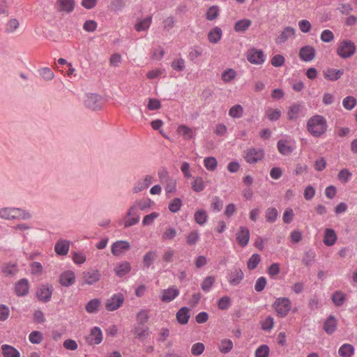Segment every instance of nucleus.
Here are the masks:
<instances>
[{
    "label": "nucleus",
    "instance_id": "obj_20",
    "mask_svg": "<svg viewBox=\"0 0 357 357\" xmlns=\"http://www.w3.org/2000/svg\"><path fill=\"white\" fill-rule=\"evenodd\" d=\"M151 200L149 199L144 200H138L136 201L132 206L130 207L127 212L128 216H131L135 215L137 213V208H139L142 211L145 210L150 207Z\"/></svg>",
    "mask_w": 357,
    "mask_h": 357
},
{
    "label": "nucleus",
    "instance_id": "obj_62",
    "mask_svg": "<svg viewBox=\"0 0 357 357\" xmlns=\"http://www.w3.org/2000/svg\"><path fill=\"white\" fill-rule=\"evenodd\" d=\"M223 202L218 197H214L211 204V209L218 212L222 208Z\"/></svg>",
    "mask_w": 357,
    "mask_h": 357
},
{
    "label": "nucleus",
    "instance_id": "obj_59",
    "mask_svg": "<svg viewBox=\"0 0 357 357\" xmlns=\"http://www.w3.org/2000/svg\"><path fill=\"white\" fill-rule=\"evenodd\" d=\"M177 234L176 230L173 227L166 228L162 235V239L164 241L173 239Z\"/></svg>",
    "mask_w": 357,
    "mask_h": 357
},
{
    "label": "nucleus",
    "instance_id": "obj_9",
    "mask_svg": "<svg viewBox=\"0 0 357 357\" xmlns=\"http://www.w3.org/2000/svg\"><path fill=\"white\" fill-rule=\"evenodd\" d=\"M101 278V273L97 269H91L82 273V280L83 284L92 285Z\"/></svg>",
    "mask_w": 357,
    "mask_h": 357
},
{
    "label": "nucleus",
    "instance_id": "obj_63",
    "mask_svg": "<svg viewBox=\"0 0 357 357\" xmlns=\"http://www.w3.org/2000/svg\"><path fill=\"white\" fill-rule=\"evenodd\" d=\"M199 238V234L197 231H192L186 236V241L188 245H195Z\"/></svg>",
    "mask_w": 357,
    "mask_h": 357
},
{
    "label": "nucleus",
    "instance_id": "obj_60",
    "mask_svg": "<svg viewBox=\"0 0 357 357\" xmlns=\"http://www.w3.org/2000/svg\"><path fill=\"white\" fill-rule=\"evenodd\" d=\"M205 349V346L202 342H197L192 344L191 347V353L194 356H199L203 354Z\"/></svg>",
    "mask_w": 357,
    "mask_h": 357
},
{
    "label": "nucleus",
    "instance_id": "obj_44",
    "mask_svg": "<svg viewBox=\"0 0 357 357\" xmlns=\"http://www.w3.org/2000/svg\"><path fill=\"white\" fill-rule=\"evenodd\" d=\"M243 108L241 105H235L229 109V115L234 119H238L243 116Z\"/></svg>",
    "mask_w": 357,
    "mask_h": 357
},
{
    "label": "nucleus",
    "instance_id": "obj_41",
    "mask_svg": "<svg viewBox=\"0 0 357 357\" xmlns=\"http://www.w3.org/2000/svg\"><path fill=\"white\" fill-rule=\"evenodd\" d=\"M331 299L336 306L340 307L342 306L344 303L346 295L344 293L340 291H337L333 294Z\"/></svg>",
    "mask_w": 357,
    "mask_h": 357
},
{
    "label": "nucleus",
    "instance_id": "obj_39",
    "mask_svg": "<svg viewBox=\"0 0 357 357\" xmlns=\"http://www.w3.org/2000/svg\"><path fill=\"white\" fill-rule=\"evenodd\" d=\"M301 110V105L298 104L291 105L287 112V116L289 119L295 120L298 117V115Z\"/></svg>",
    "mask_w": 357,
    "mask_h": 357
},
{
    "label": "nucleus",
    "instance_id": "obj_37",
    "mask_svg": "<svg viewBox=\"0 0 357 357\" xmlns=\"http://www.w3.org/2000/svg\"><path fill=\"white\" fill-rule=\"evenodd\" d=\"M100 304L101 302L98 298L92 299L86 305V310L90 314L96 313L98 312Z\"/></svg>",
    "mask_w": 357,
    "mask_h": 357
},
{
    "label": "nucleus",
    "instance_id": "obj_2",
    "mask_svg": "<svg viewBox=\"0 0 357 357\" xmlns=\"http://www.w3.org/2000/svg\"><path fill=\"white\" fill-rule=\"evenodd\" d=\"M0 218L5 220L22 219L28 220L31 214L24 210L19 208L6 207L0 209Z\"/></svg>",
    "mask_w": 357,
    "mask_h": 357
},
{
    "label": "nucleus",
    "instance_id": "obj_4",
    "mask_svg": "<svg viewBox=\"0 0 357 357\" xmlns=\"http://www.w3.org/2000/svg\"><path fill=\"white\" fill-rule=\"evenodd\" d=\"M273 307L278 316L284 317L287 315L291 307V303L287 298H278L275 300Z\"/></svg>",
    "mask_w": 357,
    "mask_h": 357
},
{
    "label": "nucleus",
    "instance_id": "obj_45",
    "mask_svg": "<svg viewBox=\"0 0 357 357\" xmlns=\"http://www.w3.org/2000/svg\"><path fill=\"white\" fill-rule=\"evenodd\" d=\"M220 10L218 6H211L206 13V18L207 20L213 21L219 16Z\"/></svg>",
    "mask_w": 357,
    "mask_h": 357
},
{
    "label": "nucleus",
    "instance_id": "obj_13",
    "mask_svg": "<svg viewBox=\"0 0 357 357\" xmlns=\"http://www.w3.org/2000/svg\"><path fill=\"white\" fill-rule=\"evenodd\" d=\"M244 278V273L241 269L234 268L228 273L227 280L230 285L236 286L239 284Z\"/></svg>",
    "mask_w": 357,
    "mask_h": 357
},
{
    "label": "nucleus",
    "instance_id": "obj_46",
    "mask_svg": "<svg viewBox=\"0 0 357 357\" xmlns=\"http://www.w3.org/2000/svg\"><path fill=\"white\" fill-rule=\"evenodd\" d=\"M266 115L268 120L271 121H277L281 116V111L279 109L268 108L266 111Z\"/></svg>",
    "mask_w": 357,
    "mask_h": 357
},
{
    "label": "nucleus",
    "instance_id": "obj_36",
    "mask_svg": "<svg viewBox=\"0 0 357 357\" xmlns=\"http://www.w3.org/2000/svg\"><path fill=\"white\" fill-rule=\"evenodd\" d=\"M251 23L248 19L238 20L234 24V30L236 32H244L250 26Z\"/></svg>",
    "mask_w": 357,
    "mask_h": 357
},
{
    "label": "nucleus",
    "instance_id": "obj_28",
    "mask_svg": "<svg viewBox=\"0 0 357 357\" xmlns=\"http://www.w3.org/2000/svg\"><path fill=\"white\" fill-rule=\"evenodd\" d=\"M342 70L328 68L324 71V77L330 81H336L343 75Z\"/></svg>",
    "mask_w": 357,
    "mask_h": 357
},
{
    "label": "nucleus",
    "instance_id": "obj_26",
    "mask_svg": "<svg viewBox=\"0 0 357 357\" xmlns=\"http://www.w3.org/2000/svg\"><path fill=\"white\" fill-rule=\"evenodd\" d=\"M29 282L26 279H22L17 282L15 287V293L19 296H25L29 291Z\"/></svg>",
    "mask_w": 357,
    "mask_h": 357
},
{
    "label": "nucleus",
    "instance_id": "obj_15",
    "mask_svg": "<svg viewBox=\"0 0 357 357\" xmlns=\"http://www.w3.org/2000/svg\"><path fill=\"white\" fill-rule=\"evenodd\" d=\"M102 333L99 327H93L90 334L86 337V342L89 345L99 344L102 341Z\"/></svg>",
    "mask_w": 357,
    "mask_h": 357
},
{
    "label": "nucleus",
    "instance_id": "obj_10",
    "mask_svg": "<svg viewBox=\"0 0 357 357\" xmlns=\"http://www.w3.org/2000/svg\"><path fill=\"white\" fill-rule=\"evenodd\" d=\"M298 56L304 62H310L315 59V48L309 45H305L300 49Z\"/></svg>",
    "mask_w": 357,
    "mask_h": 357
},
{
    "label": "nucleus",
    "instance_id": "obj_21",
    "mask_svg": "<svg viewBox=\"0 0 357 357\" xmlns=\"http://www.w3.org/2000/svg\"><path fill=\"white\" fill-rule=\"evenodd\" d=\"M56 8L59 12L71 13L75 8L74 0H57L56 2Z\"/></svg>",
    "mask_w": 357,
    "mask_h": 357
},
{
    "label": "nucleus",
    "instance_id": "obj_18",
    "mask_svg": "<svg viewBox=\"0 0 357 357\" xmlns=\"http://www.w3.org/2000/svg\"><path fill=\"white\" fill-rule=\"evenodd\" d=\"M152 23V16L149 15L146 17L137 18L134 25L136 31H146L150 28Z\"/></svg>",
    "mask_w": 357,
    "mask_h": 357
},
{
    "label": "nucleus",
    "instance_id": "obj_48",
    "mask_svg": "<svg viewBox=\"0 0 357 357\" xmlns=\"http://www.w3.org/2000/svg\"><path fill=\"white\" fill-rule=\"evenodd\" d=\"M261 261V257L258 254H253L247 262V267L249 270H254Z\"/></svg>",
    "mask_w": 357,
    "mask_h": 357
},
{
    "label": "nucleus",
    "instance_id": "obj_19",
    "mask_svg": "<svg viewBox=\"0 0 357 357\" xmlns=\"http://www.w3.org/2000/svg\"><path fill=\"white\" fill-rule=\"evenodd\" d=\"M153 176L146 175L143 178L139 180L133 188V192L138 193L148 188L153 182Z\"/></svg>",
    "mask_w": 357,
    "mask_h": 357
},
{
    "label": "nucleus",
    "instance_id": "obj_38",
    "mask_svg": "<svg viewBox=\"0 0 357 357\" xmlns=\"http://www.w3.org/2000/svg\"><path fill=\"white\" fill-rule=\"evenodd\" d=\"M236 75L237 73L235 70L233 68H227L222 72L221 79L224 82L228 83L234 80Z\"/></svg>",
    "mask_w": 357,
    "mask_h": 357
},
{
    "label": "nucleus",
    "instance_id": "obj_58",
    "mask_svg": "<svg viewBox=\"0 0 357 357\" xmlns=\"http://www.w3.org/2000/svg\"><path fill=\"white\" fill-rule=\"evenodd\" d=\"M261 328L266 331H270L274 326V319L268 316L261 324Z\"/></svg>",
    "mask_w": 357,
    "mask_h": 357
},
{
    "label": "nucleus",
    "instance_id": "obj_25",
    "mask_svg": "<svg viewBox=\"0 0 357 357\" xmlns=\"http://www.w3.org/2000/svg\"><path fill=\"white\" fill-rule=\"evenodd\" d=\"M337 234L334 229L327 228L324 231V243L327 246L333 245L337 241Z\"/></svg>",
    "mask_w": 357,
    "mask_h": 357
},
{
    "label": "nucleus",
    "instance_id": "obj_49",
    "mask_svg": "<svg viewBox=\"0 0 357 357\" xmlns=\"http://www.w3.org/2000/svg\"><path fill=\"white\" fill-rule=\"evenodd\" d=\"M215 278L214 276L206 277L202 283V289L204 292H208L215 283Z\"/></svg>",
    "mask_w": 357,
    "mask_h": 357
},
{
    "label": "nucleus",
    "instance_id": "obj_23",
    "mask_svg": "<svg viewBox=\"0 0 357 357\" xmlns=\"http://www.w3.org/2000/svg\"><path fill=\"white\" fill-rule=\"evenodd\" d=\"M70 241L66 240H59L54 246L55 252L58 255H66L69 251Z\"/></svg>",
    "mask_w": 357,
    "mask_h": 357
},
{
    "label": "nucleus",
    "instance_id": "obj_1",
    "mask_svg": "<svg viewBox=\"0 0 357 357\" xmlns=\"http://www.w3.org/2000/svg\"><path fill=\"white\" fill-rule=\"evenodd\" d=\"M327 128V121L321 115H314L307 122V131L315 137L323 135L326 132Z\"/></svg>",
    "mask_w": 357,
    "mask_h": 357
},
{
    "label": "nucleus",
    "instance_id": "obj_27",
    "mask_svg": "<svg viewBox=\"0 0 357 357\" xmlns=\"http://www.w3.org/2000/svg\"><path fill=\"white\" fill-rule=\"evenodd\" d=\"M234 347L233 342L228 338L222 339L218 344V349L222 354L229 353Z\"/></svg>",
    "mask_w": 357,
    "mask_h": 357
},
{
    "label": "nucleus",
    "instance_id": "obj_8",
    "mask_svg": "<svg viewBox=\"0 0 357 357\" xmlns=\"http://www.w3.org/2000/svg\"><path fill=\"white\" fill-rule=\"evenodd\" d=\"M124 301L122 294H115L106 301L105 309L107 311H114L121 307Z\"/></svg>",
    "mask_w": 357,
    "mask_h": 357
},
{
    "label": "nucleus",
    "instance_id": "obj_3",
    "mask_svg": "<svg viewBox=\"0 0 357 357\" xmlns=\"http://www.w3.org/2000/svg\"><path fill=\"white\" fill-rule=\"evenodd\" d=\"M356 51L355 43L349 39L340 41L337 44V54L342 59H348L354 55Z\"/></svg>",
    "mask_w": 357,
    "mask_h": 357
},
{
    "label": "nucleus",
    "instance_id": "obj_29",
    "mask_svg": "<svg viewBox=\"0 0 357 357\" xmlns=\"http://www.w3.org/2000/svg\"><path fill=\"white\" fill-rule=\"evenodd\" d=\"M130 269V264L128 261H121L116 264L114 271L116 275L122 277L128 274Z\"/></svg>",
    "mask_w": 357,
    "mask_h": 357
},
{
    "label": "nucleus",
    "instance_id": "obj_34",
    "mask_svg": "<svg viewBox=\"0 0 357 357\" xmlns=\"http://www.w3.org/2000/svg\"><path fill=\"white\" fill-rule=\"evenodd\" d=\"M336 326L337 322L335 318L333 316H331L324 323V328L326 333L328 334H331L335 331Z\"/></svg>",
    "mask_w": 357,
    "mask_h": 357
},
{
    "label": "nucleus",
    "instance_id": "obj_35",
    "mask_svg": "<svg viewBox=\"0 0 357 357\" xmlns=\"http://www.w3.org/2000/svg\"><path fill=\"white\" fill-rule=\"evenodd\" d=\"M134 334L136 338L144 340L149 335V328L145 326H139L135 328Z\"/></svg>",
    "mask_w": 357,
    "mask_h": 357
},
{
    "label": "nucleus",
    "instance_id": "obj_47",
    "mask_svg": "<svg viewBox=\"0 0 357 357\" xmlns=\"http://www.w3.org/2000/svg\"><path fill=\"white\" fill-rule=\"evenodd\" d=\"M204 165L208 171H214L218 166V161L214 157H207L204 160Z\"/></svg>",
    "mask_w": 357,
    "mask_h": 357
},
{
    "label": "nucleus",
    "instance_id": "obj_6",
    "mask_svg": "<svg viewBox=\"0 0 357 357\" xmlns=\"http://www.w3.org/2000/svg\"><path fill=\"white\" fill-rule=\"evenodd\" d=\"M246 56L250 63L255 65H261L266 61V55L264 52L256 48L249 50Z\"/></svg>",
    "mask_w": 357,
    "mask_h": 357
},
{
    "label": "nucleus",
    "instance_id": "obj_61",
    "mask_svg": "<svg viewBox=\"0 0 357 357\" xmlns=\"http://www.w3.org/2000/svg\"><path fill=\"white\" fill-rule=\"evenodd\" d=\"M320 39L324 43H330L334 40V34L331 30L325 29L321 33Z\"/></svg>",
    "mask_w": 357,
    "mask_h": 357
},
{
    "label": "nucleus",
    "instance_id": "obj_42",
    "mask_svg": "<svg viewBox=\"0 0 357 357\" xmlns=\"http://www.w3.org/2000/svg\"><path fill=\"white\" fill-rule=\"evenodd\" d=\"M195 221L199 225H204L208 220V215L204 210H198L195 213Z\"/></svg>",
    "mask_w": 357,
    "mask_h": 357
},
{
    "label": "nucleus",
    "instance_id": "obj_52",
    "mask_svg": "<svg viewBox=\"0 0 357 357\" xmlns=\"http://www.w3.org/2000/svg\"><path fill=\"white\" fill-rule=\"evenodd\" d=\"M182 206V201L179 198L173 199L169 204V210L172 213L178 212Z\"/></svg>",
    "mask_w": 357,
    "mask_h": 357
},
{
    "label": "nucleus",
    "instance_id": "obj_24",
    "mask_svg": "<svg viewBox=\"0 0 357 357\" xmlns=\"http://www.w3.org/2000/svg\"><path fill=\"white\" fill-rule=\"evenodd\" d=\"M177 132L185 139H190L194 137L195 129L191 128L185 125L178 126Z\"/></svg>",
    "mask_w": 357,
    "mask_h": 357
},
{
    "label": "nucleus",
    "instance_id": "obj_64",
    "mask_svg": "<svg viewBox=\"0 0 357 357\" xmlns=\"http://www.w3.org/2000/svg\"><path fill=\"white\" fill-rule=\"evenodd\" d=\"M285 58L282 54H276L273 56L271 60L272 66L274 67H281L284 65Z\"/></svg>",
    "mask_w": 357,
    "mask_h": 357
},
{
    "label": "nucleus",
    "instance_id": "obj_55",
    "mask_svg": "<svg viewBox=\"0 0 357 357\" xmlns=\"http://www.w3.org/2000/svg\"><path fill=\"white\" fill-rule=\"evenodd\" d=\"M356 105V100L353 96H347L342 100L343 107L348 110L352 109Z\"/></svg>",
    "mask_w": 357,
    "mask_h": 357
},
{
    "label": "nucleus",
    "instance_id": "obj_22",
    "mask_svg": "<svg viewBox=\"0 0 357 357\" xmlns=\"http://www.w3.org/2000/svg\"><path fill=\"white\" fill-rule=\"evenodd\" d=\"M222 37V31L219 26H214L208 31L207 38L210 43H218Z\"/></svg>",
    "mask_w": 357,
    "mask_h": 357
},
{
    "label": "nucleus",
    "instance_id": "obj_14",
    "mask_svg": "<svg viewBox=\"0 0 357 357\" xmlns=\"http://www.w3.org/2000/svg\"><path fill=\"white\" fill-rule=\"evenodd\" d=\"M52 287L49 284L41 285L36 291L37 298L43 302L50 301L52 294Z\"/></svg>",
    "mask_w": 357,
    "mask_h": 357
},
{
    "label": "nucleus",
    "instance_id": "obj_56",
    "mask_svg": "<svg viewBox=\"0 0 357 357\" xmlns=\"http://www.w3.org/2000/svg\"><path fill=\"white\" fill-rule=\"evenodd\" d=\"M337 10L342 15H349L353 10L352 6L349 3H341Z\"/></svg>",
    "mask_w": 357,
    "mask_h": 357
},
{
    "label": "nucleus",
    "instance_id": "obj_33",
    "mask_svg": "<svg viewBox=\"0 0 357 357\" xmlns=\"http://www.w3.org/2000/svg\"><path fill=\"white\" fill-rule=\"evenodd\" d=\"M189 318V310L186 307L181 308L176 313L177 321L181 324H187Z\"/></svg>",
    "mask_w": 357,
    "mask_h": 357
},
{
    "label": "nucleus",
    "instance_id": "obj_12",
    "mask_svg": "<svg viewBox=\"0 0 357 357\" xmlns=\"http://www.w3.org/2000/svg\"><path fill=\"white\" fill-rule=\"evenodd\" d=\"M130 248V243L127 241H117L112 245L111 251L114 256H120Z\"/></svg>",
    "mask_w": 357,
    "mask_h": 357
},
{
    "label": "nucleus",
    "instance_id": "obj_54",
    "mask_svg": "<svg viewBox=\"0 0 357 357\" xmlns=\"http://www.w3.org/2000/svg\"><path fill=\"white\" fill-rule=\"evenodd\" d=\"M269 347L266 344L259 346L255 351V357H268Z\"/></svg>",
    "mask_w": 357,
    "mask_h": 357
},
{
    "label": "nucleus",
    "instance_id": "obj_7",
    "mask_svg": "<svg viewBox=\"0 0 357 357\" xmlns=\"http://www.w3.org/2000/svg\"><path fill=\"white\" fill-rule=\"evenodd\" d=\"M296 29L291 26H285L275 38V43L282 45L288 40L294 39L296 37Z\"/></svg>",
    "mask_w": 357,
    "mask_h": 357
},
{
    "label": "nucleus",
    "instance_id": "obj_40",
    "mask_svg": "<svg viewBox=\"0 0 357 357\" xmlns=\"http://www.w3.org/2000/svg\"><path fill=\"white\" fill-rule=\"evenodd\" d=\"M192 189L196 192H200L205 189L206 185L203 178L200 176H197L192 182Z\"/></svg>",
    "mask_w": 357,
    "mask_h": 357
},
{
    "label": "nucleus",
    "instance_id": "obj_51",
    "mask_svg": "<svg viewBox=\"0 0 357 357\" xmlns=\"http://www.w3.org/2000/svg\"><path fill=\"white\" fill-rule=\"evenodd\" d=\"M156 258V252L150 251L146 252L143 257V263L144 264L149 267L154 261Z\"/></svg>",
    "mask_w": 357,
    "mask_h": 357
},
{
    "label": "nucleus",
    "instance_id": "obj_32",
    "mask_svg": "<svg viewBox=\"0 0 357 357\" xmlns=\"http://www.w3.org/2000/svg\"><path fill=\"white\" fill-rule=\"evenodd\" d=\"M1 349L3 357H20V352L12 346L3 344Z\"/></svg>",
    "mask_w": 357,
    "mask_h": 357
},
{
    "label": "nucleus",
    "instance_id": "obj_11",
    "mask_svg": "<svg viewBox=\"0 0 357 357\" xmlns=\"http://www.w3.org/2000/svg\"><path fill=\"white\" fill-rule=\"evenodd\" d=\"M179 294V289L173 285L162 290L160 300L164 303H170L174 301Z\"/></svg>",
    "mask_w": 357,
    "mask_h": 357
},
{
    "label": "nucleus",
    "instance_id": "obj_53",
    "mask_svg": "<svg viewBox=\"0 0 357 357\" xmlns=\"http://www.w3.org/2000/svg\"><path fill=\"white\" fill-rule=\"evenodd\" d=\"M125 6L124 0H111L109 4V9L112 11H120Z\"/></svg>",
    "mask_w": 357,
    "mask_h": 357
},
{
    "label": "nucleus",
    "instance_id": "obj_57",
    "mask_svg": "<svg viewBox=\"0 0 357 357\" xmlns=\"http://www.w3.org/2000/svg\"><path fill=\"white\" fill-rule=\"evenodd\" d=\"M298 26L302 33H308L312 29V24L307 20H301L298 22Z\"/></svg>",
    "mask_w": 357,
    "mask_h": 357
},
{
    "label": "nucleus",
    "instance_id": "obj_5",
    "mask_svg": "<svg viewBox=\"0 0 357 357\" xmlns=\"http://www.w3.org/2000/svg\"><path fill=\"white\" fill-rule=\"evenodd\" d=\"M264 157V151L262 149L252 148L245 152L244 158L249 164H255L261 161Z\"/></svg>",
    "mask_w": 357,
    "mask_h": 357
},
{
    "label": "nucleus",
    "instance_id": "obj_50",
    "mask_svg": "<svg viewBox=\"0 0 357 357\" xmlns=\"http://www.w3.org/2000/svg\"><path fill=\"white\" fill-rule=\"evenodd\" d=\"M29 340L32 344H40L43 340V335L41 332L35 331L29 334Z\"/></svg>",
    "mask_w": 357,
    "mask_h": 357
},
{
    "label": "nucleus",
    "instance_id": "obj_16",
    "mask_svg": "<svg viewBox=\"0 0 357 357\" xmlns=\"http://www.w3.org/2000/svg\"><path fill=\"white\" fill-rule=\"evenodd\" d=\"M236 241L239 245L244 248L245 247L250 241V231L244 226L239 227L238 231L236 234Z\"/></svg>",
    "mask_w": 357,
    "mask_h": 357
},
{
    "label": "nucleus",
    "instance_id": "obj_31",
    "mask_svg": "<svg viewBox=\"0 0 357 357\" xmlns=\"http://www.w3.org/2000/svg\"><path fill=\"white\" fill-rule=\"evenodd\" d=\"M354 354V347L348 343L343 344L338 349L340 357H351Z\"/></svg>",
    "mask_w": 357,
    "mask_h": 357
},
{
    "label": "nucleus",
    "instance_id": "obj_17",
    "mask_svg": "<svg viewBox=\"0 0 357 357\" xmlns=\"http://www.w3.org/2000/svg\"><path fill=\"white\" fill-rule=\"evenodd\" d=\"M59 282L63 287L71 286L75 282V273L70 270L63 271L59 277Z\"/></svg>",
    "mask_w": 357,
    "mask_h": 357
},
{
    "label": "nucleus",
    "instance_id": "obj_43",
    "mask_svg": "<svg viewBox=\"0 0 357 357\" xmlns=\"http://www.w3.org/2000/svg\"><path fill=\"white\" fill-rule=\"evenodd\" d=\"M278 212L275 208L269 207L266 210L265 218L267 222H275L278 218Z\"/></svg>",
    "mask_w": 357,
    "mask_h": 357
},
{
    "label": "nucleus",
    "instance_id": "obj_30",
    "mask_svg": "<svg viewBox=\"0 0 357 357\" xmlns=\"http://www.w3.org/2000/svg\"><path fill=\"white\" fill-rule=\"evenodd\" d=\"M278 149L280 153L284 155H289L293 151V147L287 140L280 139L277 144Z\"/></svg>",
    "mask_w": 357,
    "mask_h": 357
}]
</instances>
